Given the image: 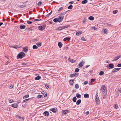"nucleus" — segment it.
I'll use <instances>...</instances> for the list:
<instances>
[{
    "label": "nucleus",
    "mask_w": 121,
    "mask_h": 121,
    "mask_svg": "<svg viewBox=\"0 0 121 121\" xmlns=\"http://www.w3.org/2000/svg\"><path fill=\"white\" fill-rule=\"evenodd\" d=\"M99 98L97 94H96L95 96V99Z\"/></svg>",
    "instance_id": "6e6d98bb"
},
{
    "label": "nucleus",
    "mask_w": 121,
    "mask_h": 121,
    "mask_svg": "<svg viewBox=\"0 0 121 121\" xmlns=\"http://www.w3.org/2000/svg\"><path fill=\"white\" fill-rule=\"evenodd\" d=\"M43 114L45 116L47 117L49 116V113L48 112L46 111L44 112Z\"/></svg>",
    "instance_id": "423d86ee"
},
{
    "label": "nucleus",
    "mask_w": 121,
    "mask_h": 121,
    "mask_svg": "<svg viewBox=\"0 0 121 121\" xmlns=\"http://www.w3.org/2000/svg\"><path fill=\"white\" fill-rule=\"evenodd\" d=\"M117 66L118 67H120L121 66V64H118L117 65Z\"/></svg>",
    "instance_id": "052dcab7"
},
{
    "label": "nucleus",
    "mask_w": 121,
    "mask_h": 121,
    "mask_svg": "<svg viewBox=\"0 0 121 121\" xmlns=\"http://www.w3.org/2000/svg\"><path fill=\"white\" fill-rule=\"evenodd\" d=\"M50 110L53 112H55L57 111V109L56 108H55L50 109Z\"/></svg>",
    "instance_id": "20e7f679"
},
{
    "label": "nucleus",
    "mask_w": 121,
    "mask_h": 121,
    "mask_svg": "<svg viewBox=\"0 0 121 121\" xmlns=\"http://www.w3.org/2000/svg\"><path fill=\"white\" fill-rule=\"evenodd\" d=\"M64 18L63 16H62L61 17L59 16L58 17V22H61L63 20Z\"/></svg>",
    "instance_id": "7ed1b4c3"
},
{
    "label": "nucleus",
    "mask_w": 121,
    "mask_h": 121,
    "mask_svg": "<svg viewBox=\"0 0 121 121\" xmlns=\"http://www.w3.org/2000/svg\"><path fill=\"white\" fill-rule=\"evenodd\" d=\"M29 96V95H27L25 96H24L23 97V99H25L26 98H27Z\"/></svg>",
    "instance_id": "c03bdc74"
},
{
    "label": "nucleus",
    "mask_w": 121,
    "mask_h": 121,
    "mask_svg": "<svg viewBox=\"0 0 121 121\" xmlns=\"http://www.w3.org/2000/svg\"><path fill=\"white\" fill-rule=\"evenodd\" d=\"M112 69L114 67V65L112 64H109L108 65Z\"/></svg>",
    "instance_id": "4468645a"
},
{
    "label": "nucleus",
    "mask_w": 121,
    "mask_h": 121,
    "mask_svg": "<svg viewBox=\"0 0 121 121\" xmlns=\"http://www.w3.org/2000/svg\"><path fill=\"white\" fill-rule=\"evenodd\" d=\"M42 93L44 95V96L45 97H46L47 96V93L43 91Z\"/></svg>",
    "instance_id": "4be33fe9"
},
{
    "label": "nucleus",
    "mask_w": 121,
    "mask_h": 121,
    "mask_svg": "<svg viewBox=\"0 0 121 121\" xmlns=\"http://www.w3.org/2000/svg\"><path fill=\"white\" fill-rule=\"evenodd\" d=\"M69 10H68L65 12H63V13H61L60 14H59V15H64L65 14H66V13Z\"/></svg>",
    "instance_id": "bb28decb"
},
{
    "label": "nucleus",
    "mask_w": 121,
    "mask_h": 121,
    "mask_svg": "<svg viewBox=\"0 0 121 121\" xmlns=\"http://www.w3.org/2000/svg\"><path fill=\"white\" fill-rule=\"evenodd\" d=\"M84 98H88L89 97V95L87 94H85L84 95Z\"/></svg>",
    "instance_id": "6ab92c4d"
},
{
    "label": "nucleus",
    "mask_w": 121,
    "mask_h": 121,
    "mask_svg": "<svg viewBox=\"0 0 121 121\" xmlns=\"http://www.w3.org/2000/svg\"><path fill=\"white\" fill-rule=\"evenodd\" d=\"M81 101L80 99H78L77 101L76 102V104L77 105H79L81 103Z\"/></svg>",
    "instance_id": "2eb2a0df"
},
{
    "label": "nucleus",
    "mask_w": 121,
    "mask_h": 121,
    "mask_svg": "<svg viewBox=\"0 0 121 121\" xmlns=\"http://www.w3.org/2000/svg\"><path fill=\"white\" fill-rule=\"evenodd\" d=\"M76 75V73H75L73 74H71L70 75V77L71 78H72L74 77Z\"/></svg>",
    "instance_id": "aec40b11"
},
{
    "label": "nucleus",
    "mask_w": 121,
    "mask_h": 121,
    "mask_svg": "<svg viewBox=\"0 0 121 121\" xmlns=\"http://www.w3.org/2000/svg\"><path fill=\"white\" fill-rule=\"evenodd\" d=\"M52 12V10L51 11V12L50 13H48L47 15H46L45 16V17H49L50 15H51Z\"/></svg>",
    "instance_id": "f704fd0d"
},
{
    "label": "nucleus",
    "mask_w": 121,
    "mask_h": 121,
    "mask_svg": "<svg viewBox=\"0 0 121 121\" xmlns=\"http://www.w3.org/2000/svg\"><path fill=\"white\" fill-rule=\"evenodd\" d=\"M88 19L90 20L93 21L94 20V18L92 16H90L88 17Z\"/></svg>",
    "instance_id": "dca6fc26"
},
{
    "label": "nucleus",
    "mask_w": 121,
    "mask_h": 121,
    "mask_svg": "<svg viewBox=\"0 0 121 121\" xmlns=\"http://www.w3.org/2000/svg\"><path fill=\"white\" fill-rule=\"evenodd\" d=\"M87 2V0H84L82 2V3L83 4H85Z\"/></svg>",
    "instance_id": "cd10ccee"
},
{
    "label": "nucleus",
    "mask_w": 121,
    "mask_h": 121,
    "mask_svg": "<svg viewBox=\"0 0 121 121\" xmlns=\"http://www.w3.org/2000/svg\"><path fill=\"white\" fill-rule=\"evenodd\" d=\"M42 4V2L41 1H40L38 3V6H40L41 5V4Z\"/></svg>",
    "instance_id": "864d4df0"
},
{
    "label": "nucleus",
    "mask_w": 121,
    "mask_h": 121,
    "mask_svg": "<svg viewBox=\"0 0 121 121\" xmlns=\"http://www.w3.org/2000/svg\"><path fill=\"white\" fill-rule=\"evenodd\" d=\"M88 83V81H85L84 83H83V84L84 85H86V84H87V83Z\"/></svg>",
    "instance_id": "49530a36"
},
{
    "label": "nucleus",
    "mask_w": 121,
    "mask_h": 121,
    "mask_svg": "<svg viewBox=\"0 0 121 121\" xmlns=\"http://www.w3.org/2000/svg\"><path fill=\"white\" fill-rule=\"evenodd\" d=\"M75 87L76 88L78 89L79 88V85L78 84H76L75 85Z\"/></svg>",
    "instance_id": "58836bf2"
},
{
    "label": "nucleus",
    "mask_w": 121,
    "mask_h": 121,
    "mask_svg": "<svg viewBox=\"0 0 121 121\" xmlns=\"http://www.w3.org/2000/svg\"><path fill=\"white\" fill-rule=\"evenodd\" d=\"M91 82H93L95 81V80L93 79H91Z\"/></svg>",
    "instance_id": "69168bd1"
},
{
    "label": "nucleus",
    "mask_w": 121,
    "mask_h": 121,
    "mask_svg": "<svg viewBox=\"0 0 121 121\" xmlns=\"http://www.w3.org/2000/svg\"><path fill=\"white\" fill-rule=\"evenodd\" d=\"M63 9V7H61L60 8L58 9V12H60V11L62 10Z\"/></svg>",
    "instance_id": "ea45409f"
},
{
    "label": "nucleus",
    "mask_w": 121,
    "mask_h": 121,
    "mask_svg": "<svg viewBox=\"0 0 121 121\" xmlns=\"http://www.w3.org/2000/svg\"><path fill=\"white\" fill-rule=\"evenodd\" d=\"M117 12L118 11L117 10H116L114 11H113V13L114 14H116L117 13Z\"/></svg>",
    "instance_id": "4c0bfd02"
},
{
    "label": "nucleus",
    "mask_w": 121,
    "mask_h": 121,
    "mask_svg": "<svg viewBox=\"0 0 121 121\" xmlns=\"http://www.w3.org/2000/svg\"><path fill=\"white\" fill-rule=\"evenodd\" d=\"M25 56L26 54L25 53L23 52H21L17 55V59L19 58L21 59Z\"/></svg>",
    "instance_id": "f257e3e1"
},
{
    "label": "nucleus",
    "mask_w": 121,
    "mask_h": 121,
    "mask_svg": "<svg viewBox=\"0 0 121 121\" xmlns=\"http://www.w3.org/2000/svg\"><path fill=\"white\" fill-rule=\"evenodd\" d=\"M27 4L26 5H21L20 6V7L22 8H23L24 7H26V5H27Z\"/></svg>",
    "instance_id": "a19ab883"
},
{
    "label": "nucleus",
    "mask_w": 121,
    "mask_h": 121,
    "mask_svg": "<svg viewBox=\"0 0 121 121\" xmlns=\"http://www.w3.org/2000/svg\"><path fill=\"white\" fill-rule=\"evenodd\" d=\"M45 87H46V88L47 89H48L49 88V86H48V85H47V84H46L45 85Z\"/></svg>",
    "instance_id": "e2e57ef3"
},
{
    "label": "nucleus",
    "mask_w": 121,
    "mask_h": 121,
    "mask_svg": "<svg viewBox=\"0 0 121 121\" xmlns=\"http://www.w3.org/2000/svg\"><path fill=\"white\" fill-rule=\"evenodd\" d=\"M103 31L105 34H106L107 33V30L106 29H104L103 30Z\"/></svg>",
    "instance_id": "c756f323"
},
{
    "label": "nucleus",
    "mask_w": 121,
    "mask_h": 121,
    "mask_svg": "<svg viewBox=\"0 0 121 121\" xmlns=\"http://www.w3.org/2000/svg\"><path fill=\"white\" fill-rule=\"evenodd\" d=\"M29 100V99H25L23 100V102H26Z\"/></svg>",
    "instance_id": "8fccbe9b"
},
{
    "label": "nucleus",
    "mask_w": 121,
    "mask_h": 121,
    "mask_svg": "<svg viewBox=\"0 0 121 121\" xmlns=\"http://www.w3.org/2000/svg\"><path fill=\"white\" fill-rule=\"evenodd\" d=\"M36 45H37L38 47H40L41 46V42H39L37 43L36 44Z\"/></svg>",
    "instance_id": "a878e982"
},
{
    "label": "nucleus",
    "mask_w": 121,
    "mask_h": 121,
    "mask_svg": "<svg viewBox=\"0 0 121 121\" xmlns=\"http://www.w3.org/2000/svg\"><path fill=\"white\" fill-rule=\"evenodd\" d=\"M16 48H21V46H19L17 45V46H16Z\"/></svg>",
    "instance_id": "bf43d9fd"
},
{
    "label": "nucleus",
    "mask_w": 121,
    "mask_h": 121,
    "mask_svg": "<svg viewBox=\"0 0 121 121\" xmlns=\"http://www.w3.org/2000/svg\"><path fill=\"white\" fill-rule=\"evenodd\" d=\"M9 86L11 88H12L13 87V85L12 84H10Z\"/></svg>",
    "instance_id": "0e129e2a"
},
{
    "label": "nucleus",
    "mask_w": 121,
    "mask_h": 121,
    "mask_svg": "<svg viewBox=\"0 0 121 121\" xmlns=\"http://www.w3.org/2000/svg\"><path fill=\"white\" fill-rule=\"evenodd\" d=\"M73 6L72 5H70L68 8V9H72Z\"/></svg>",
    "instance_id": "e433bc0d"
},
{
    "label": "nucleus",
    "mask_w": 121,
    "mask_h": 121,
    "mask_svg": "<svg viewBox=\"0 0 121 121\" xmlns=\"http://www.w3.org/2000/svg\"><path fill=\"white\" fill-rule=\"evenodd\" d=\"M74 1H71L69 3V4H72L74 3Z\"/></svg>",
    "instance_id": "3c124183"
},
{
    "label": "nucleus",
    "mask_w": 121,
    "mask_h": 121,
    "mask_svg": "<svg viewBox=\"0 0 121 121\" xmlns=\"http://www.w3.org/2000/svg\"><path fill=\"white\" fill-rule=\"evenodd\" d=\"M41 77L39 76L38 75L35 78V80H39L41 78Z\"/></svg>",
    "instance_id": "a211bd4d"
},
{
    "label": "nucleus",
    "mask_w": 121,
    "mask_h": 121,
    "mask_svg": "<svg viewBox=\"0 0 121 121\" xmlns=\"http://www.w3.org/2000/svg\"><path fill=\"white\" fill-rule=\"evenodd\" d=\"M42 96H43L41 95H38L37 96V97L39 98H40L41 97H42Z\"/></svg>",
    "instance_id": "37998d69"
},
{
    "label": "nucleus",
    "mask_w": 121,
    "mask_h": 121,
    "mask_svg": "<svg viewBox=\"0 0 121 121\" xmlns=\"http://www.w3.org/2000/svg\"><path fill=\"white\" fill-rule=\"evenodd\" d=\"M121 57V55H119L115 58L112 61H116Z\"/></svg>",
    "instance_id": "1a4fd4ad"
},
{
    "label": "nucleus",
    "mask_w": 121,
    "mask_h": 121,
    "mask_svg": "<svg viewBox=\"0 0 121 121\" xmlns=\"http://www.w3.org/2000/svg\"><path fill=\"white\" fill-rule=\"evenodd\" d=\"M92 29H94V30H96L97 29V28L95 27H92Z\"/></svg>",
    "instance_id": "09e8293b"
},
{
    "label": "nucleus",
    "mask_w": 121,
    "mask_h": 121,
    "mask_svg": "<svg viewBox=\"0 0 121 121\" xmlns=\"http://www.w3.org/2000/svg\"><path fill=\"white\" fill-rule=\"evenodd\" d=\"M33 49H37L38 48V47L36 45H34L33 46Z\"/></svg>",
    "instance_id": "473e14b6"
},
{
    "label": "nucleus",
    "mask_w": 121,
    "mask_h": 121,
    "mask_svg": "<svg viewBox=\"0 0 121 121\" xmlns=\"http://www.w3.org/2000/svg\"><path fill=\"white\" fill-rule=\"evenodd\" d=\"M117 71V70L116 68L112 70V72L113 73L116 72Z\"/></svg>",
    "instance_id": "72a5a7b5"
},
{
    "label": "nucleus",
    "mask_w": 121,
    "mask_h": 121,
    "mask_svg": "<svg viewBox=\"0 0 121 121\" xmlns=\"http://www.w3.org/2000/svg\"><path fill=\"white\" fill-rule=\"evenodd\" d=\"M73 80H70L69 81L70 84L73 85Z\"/></svg>",
    "instance_id": "b1692460"
},
{
    "label": "nucleus",
    "mask_w": 121,
    "mask_h": 121,
    "mask_svg": "<svg viewBox=\"0 0 121 121\" xmlns=\"http://www.w3.org/2000/svg\"><path fill=\"white\" fill-rule=\"evenodd\" d=\"M117 71H119L121 69V68H116Z\"/></svg>",
    "instance_id": "338daca9"
},
{
    "label": "nucleus",
    "mask_w": 121,
    "mask_h": 121,
    "mask_svg": "<svg viewBox=\"0 0 121 121\" xmlns=\"http://www.w3.org/2000/svg\"><path fill=\"white\" fill-rule=\"evenodd\" d=\"M46 24H45L44 25H43L42 26V27H43V28L44 29L45 27H46Z\"/></svg>",
    "instance_id": "de8ad7c7"
},
{
    "label": "nucleus",
    "mask_w": 121,
    "mask_h": 121,
    "mask_svg": "<svg viewBox=\"0 0 121 121\" xmlns=\"http://www.w3.org/2000/svg\"><path fill=\"white\" fill-rule=\"evenodd\" d=\"M11 106L12 107L16 108L17 107V105L16 104H14L11 105Z\"/></svg>",
    "instance_id": "f8f14e48"
},
{
    "label": "nucleus",
    "mask_w": 121,
    "mask_h": 121,
    "mask_svg": "<svg viewBox=\"0 0 121 121\" xmlns=\"http://www.w3.org/2000/svg\"><path fill=\"white\" fill-rule=\"evenodd\" d=\"M28 48L27 46L23 48V51L25 52H26L28 51Z\"/></svg>",
    "instance_id": "39448f33"
},
{
    "label": "nucleus",
    "mask_w": 121,
    "mask_h": 121,
    "mask_svg": "<svg viewBox=\"0 0 121 121\" xmlns=\"http://www.w3.org/2000/svg\"><path fill=\"white\" fill-rule=\"evenodd\" d=\"M41 20V19H35L34 20V21H40Z\"/></svg>",
    "instance_id": "4d7b16f0"
},
{
    "label": "nucleus",
    "mask_w": 121,
    "mask_h": 121,
    "mask_svg": "<svg viewBox=\"0 0 121 121\" xmlns=\"http://www.w3.org/2000/svg\"><path fill=\"white\" fill-rule=\"evenodd\" d=\"M68 60L70 62L73 63H75L76 62L73 59L69 58L68 59Z\"/></svg>",
    "instance_id": "0eeeda50"
},
{
    "label": "nucleus",
    "mask_w": 121,
    "mask_h": 121,
    "mask_svg": "<svg viewBox=\"0 0 121 121\" xmlns=\"http://www.w3.org/2000/svg\"><path fill=\"white\" fill-rule=\"evenodd\" d=\"M69 26H70V25H66V26H62V27H63V29H64L67 28V27H69Z\"/></svg>",
    "instance_id": "c9c22d12"
},
{
    "label": "nucleus",
    "mask_w": 121,
    "mask_h": 121,
    "mask_svg": "<svg viewBox=\"0 0 121 121\" xmlns=\"http://www.w3.org/2000/svg\"><path fill=\"white\" fill-rule=\"evenodd\" d=\"M81 34V33H80V32H77L76 34L77 35H80Z\"/></svg>",
    "instance_id": "a18cd8bd"
},
{
    "label": "nucleus",
    "mask_w": 121,
    "mask_h": 121,
    "mask_svg": "<svg viewBox=\"0 0 121 121\" xmlns=\"http://www.w3.org/2000/svg\"><path fill=\"white\" fill-rule=\"evenodd\" d=\"M76 97L78 98H81V96L79 94L77 93L76 94Z\"/></svg>",
    "instance_id": "393cba45"
},
{
    "label": "nucleus",
    "mask_w": 121,
    "mask_h": 121,
    "mask_svg": "<svg viewBox=\"0 0 121 121\" xmlns=\"http://www.w3.org/2000/svg\"><path fill=\"white\" fill-rule=\"evenodd\" d=\"M16 46H17V45H14V46H10V47L11 48H16Z\"/></svg>",
    "instance_id": "680f3d73"
},
{
    "label": "nucleus",
    "mask_w": 121,
    "mask_h": 121,
    "mask_svg": "<svg viewBox=\"0 0 121 121\" xmlns=\"http://www.w3.org/2000/svg\"><path fill=\"white\" fill-rule=\"evenodd\" d=\"M27 22L28 24H31L32 23V22H31L29 21H27Z\"/></svg>",
    "instance_id": "13d9d810"
},
{
    "label": "nucleus",
    "mask_w": 121,
    "mask_h": 121,
    "mask_svg": "<svg viewBox=\"0 0 121 121\" xmlns=\"http://www.w3.org/2000/svg\"><path fill=\"white\" fill-rule=\"evenodd\" d=\"M38 28L39 29L41 30H43L44 29L43 28V27L42 26H39Z\"/></svg>",
    "instance_id": "412c9836"
},
{
    "label": "nucleus",
    "mask_w": 121,
    "mask_h": 121,
    "mask_svg": "<svg viewBox=\"0 0 121 121\" xmlns=\"http://www.w3.org/2000/svg\"><path fill=\"white\" fill-rule=\"evenodd\" d=\"M79 70V69L78 68H76L75 70V71L76 72H78Z\"/></svg>",
    "instance_id": "79ce46f5"
},
{
    "label": "nucleus",
    "mask_w": 121,
    "mask_h": 121,
    "mask_svg": "<svg viewBox=\"0 0 121 121\" xmlns=\"http://www.w3.org/2000/svg\"><path fill=\"white\" fill-rule=\"evenodd\" d=\"M58 45L59 48H61L63 44L61 42H59L58 43Z\"/></svg>",
    "instance_id": "9b49d317"
},
{
    "label": "nucleus",
    "mask_w": 121,
    "mask_h": 121,
    "mask_svg": "<svg viewBox=\"0 0 121 121\" xmlns=\"http://www.w3.org/2000/svg\"><path fill=\"white\" fill-rule=\"evenodd\" d=\"M9 103H12V102H13V100L10 99V100H9Z\"/></svg>",
    "instance_id": "5fc2aeb1"
},
{
    "label": "nucleus",
    "mask_w": 121,
    "mask_h": 121,
    "mask_svg": "<svg viewBox=\"0 0 121 121\" xmlns=\"http://www.w3.org/2000/svg\"><path fill=\"white\" fill-rule=\"evenodd\" d=\"M89 111H87V112H86V114L87 115L89 114Z\"/></svg>",
    "instance_id": "774afa93"
},
{
    "label": "nucleus",
    "mask_w": 121,
    "mask_h": 121,
    "mask_svg": "<svg viewBox=\"0 0 121 121\" xmlns=\"http://www.w3.org/2000/svg\"><path fill=\"white\" fill-rule=\"evenodd\" d=\"M81 39L83 41H86V39L83 37H82L81 38Z\"/></svg>",
    "instance_id": "603ef678"
},
{
    "label": "nucleus",
    "mask_w": 121,
    "mask_h": 121,
    "mask_svg": "<svg viewBox=\"0 0 121 121\" xmlns=\"http://www.w3.org/2000/svg\"><path fill=\"white\" fill-rule=\"evenodd\" d=\"M104 72L103 71H101L99 73V75H102L104 74Z\"/></svg>",
    "instance_id": "2f4dec72"
},
{
    "label": "nucleus",
    "mask_w": 121,
    "mask_h": 121,
    "mask_svg": "<svg viewBox=\"0 0 121 121\" xmlns=\"http://www.w3.org/2000/svg\"><path fill=\"white\" fill-rule=\"evenodd\" d=\"M101 90L102 91V93H104L107 91L106 87L104 85H102L101 87Z\"/></svg>",
    "instance_id": "f03ea898"
},
{
    "label": "nucleus",
    "mask_w": 121,
    "mask_h": 121,
    "mask_svg": "<svg viewBox=\"0 0 121 121\" xmlns=\"http://www.w3.org/2000/svg\"><path fill=\"white\" fill-rule=\"evenodd\" d=\"M77 99V98L75 96H74L73 97L72 99L73 101L74 102H75L76 101Z\"/></svg>",
    "instance_id": "5701e85b"
},
{
    "label": "nucleus",
    "mask_w": 121,
    "mask_h": 121,
    "mask_svg": "<svg viewBox=\"0 0 121 121\" xmlns=\"http://www.w3.org/2000/svg\"><path fill=\"white\" fill-rule=\"evenodd\" d=\"M26 27V26L25 25H21L20 26V28L21 29H24Z\"/></svg>",
    "instance_id": "ddd939ff"
},
{
    "label": "nucleus",
    "mask_w": 121,
    "mask_h": 121,
    "mask_svg": "<svg viewBox=\"0 0 121 121\" xmlns=\"http://www.w3.org/2000/svg\"><path fill=\"white\" fill-rule=\"evenodd\" d=\"M95 100L96 102V104H98L99 103V98H98L97 99H95Z\"/></svg>",
    "instance_id": "c85d7f7f"
},
{
    "label": "nucleus",
    "mask_w": 121,
    "mask_h": 121,
    "mask_svg": "<svg viewBox=\"0 0 121 121\" xmlns=\"http://www.w3.org/2000/svg\"><path fill=\"white\" fill-rule=\"evenodd\" d=\"M84 63V61H82L79 64V66L80 67H82L83 66V65Z\"/></svg>",
    "instance_id": "9d476101"
},
{
    "label": "nucleus",
    "mask_w": 121,
    "mask_h": 121,
    "mask_svg": "<svg viewBox=\"0 0 121 121\" xmlns=\"http://www.w3.org/2000/svg\"><path fill=\"white\" fill-rule=\"evenodd\" d=\"M58 21V19L57 18H56L54 19L53 20V21L55 22H57Z\"/></svg>",
    "instance_id": "7c9ffc66"
},
{
    "label": "nucleus",
    "mask_w": 121,
    "mask_h": 121,
    "mask_svg": "<svg viewBox=\"0 0 121 121\" xmlns=\"http://www.w3.org/2000/svg\"><path fill=\"white\" fill-rule=\"evenodd\" d=\"M68 110H64L62 111L63 114H65L69 112Z\"/></svg>",
    "instance_id": "6e6552de"
},
{
    "label": "nucleus",
    "mask_w": 121,
    "mask_h": 121,
    "mask_svg": "<svg viewBox=\"0 0 121 121\" xmlns=\"http://www.w3.org/2000/svg\"><path fill=\"white\" fill-rule=\"evenodd\" d=\"M63 28L62 27H57L56 28V30H60L63 29Z\"/></svg>",
    "instance_id": "f3484780"
}]
</instances>
